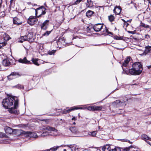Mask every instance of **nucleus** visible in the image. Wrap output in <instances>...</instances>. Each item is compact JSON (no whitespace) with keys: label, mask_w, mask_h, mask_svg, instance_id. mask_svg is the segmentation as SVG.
Masks as SVG:
<instances>
[{"label":"nucleus","mask_w":151,"mask_h":151,"mask_svg":"<svg viewBox=\"0 0 151 151\" xmlns=\"http://www.w3.org/2000/svg\"><path fill=\"white\" fill-rule=\"evenodd\" d=\"M19 100L16 97H8L3 100L2 105L6 109H9V112L12 114H18L19 111L17 110Z\"/></svg>","instance_id":"1"},{"label":"nucleus","mask_w":151,"mask_h":151,"mask_svg":"<svg viewBox=\"0 0 151 151\" xmlns=\"http://www.w3.org/2000/svg\"><path fill=\"white\" fill-rule=\"evenodd\" d=\"M132 67L129 70H124L122 74H126L128 75H136L140 74L142 71L143 68L141 63L139 62H136L132 64Z\"/></svg>","instance_id":"2"},{"label":"nucleus","mask_w":151,"mask_h":151,"mask_svg":"<svg viewBox=\"0 0 151 151\" xmlns=\"http://www.w3.org/2000/svg\"><path fill=\"white\" fill-rule=\"evenodd\" d=\"M43 132L41 135L39 136L42 137H45L49 135V133L48 131H53L55 132L56 134H55V136H56L58 134V130L54 127L47 126L43 129Z\"/></svg>","instance_id":"3"},{"label":"nucleus","mask_w":151,"mask_h":151,"mask_svg":"<svg viewBox=\"0 0 151 151\" xmlns=\"http://www.w3.org/2000/svg\"><path fill=\"white\" fill-rule=\"evenodd\" d=\"M34 9L35 10V14L37 17H39L42 15H44L46 13V9L43 6H41L36 9Z\"/></svg>","instance_id":"4"},{"label":"nucleus","mask_w":151,"mask_h":151,"mask_svg":"<svg viewBox=\"0 0 151 151\" xmlns=\"http://www.w3.org/2000/svg\"><path fill=\"white\" fill-rule=\"evenodd\" d=\"M125 101L124 99L114 101L112 103V105L114 107H119L125 105Z\"/></svg>","instance_id":"5"},{"label":"nucleus","mask_w":151,"mask_h":151,"mask_svg":"<svg viewBox=\"0 0 151 151\" xmlns=\"http://www.w3.org/2000/svg\"><path fill=\"white\" fill-rule=\"evenodd\" d=\"M57 43L58 47L60 48L63 47L65 45V40L63 37L59 38Z\"/></svg>","instance_id":"6"},{"label":"nucleus","mask_w":151,"mask_h":151,"mask_svg":"<svg viewBox=\"0 0 151 151\" xmlns=\"http://www.w3.org/2000/svg\"><path fill=\"white\" fill-rule=\"evenodd\" d=\"M65 147H68V150H71L72 151H79L80 148L79 147L74 145H67Z\"/></svg>","instance_id":"7"},{"label":"nucleus","mask_w":151,"mask_h":151,"mask_svg":"<svg viewBox=\"0 0 151 151\" xmlns=\"http://www.w3.org/2000/svg\"><path fill=\"white\" fill-rule=\"evenodd\" d=\"M38 19L34 16H30L27 20L28 23L31 25H32L36 24Z\"/></svg>","instance_id":"8"},{"label":"nucleus","mask_w":151,"mask_h":151,"mask_svg":"<svg viewBox=\"0 0 151 151\" xmlns=\"http://www.w3.org/2000/svg\"><path fill=\"white\" fill-rule=\"evenodd\" d=\"M49 20H46L40 25L41 29L43 30H46L49 25Z\"/></svg>","instance_id":"9"},{"label":"nucleus","mask_w":151,"mask_h":151,"mask_svg":"<svg viewBox=\"0 0 151 151\" xmlns=\"http://www.w3.org/2000/svg\"><path fill=\"white\" fill-rule=\"evenodd\" d=\"M25 134L29 138H36L39 137V136H37L36 133L34 132H26Z\"/></svg>","instance_id":"10"},{"label":"nucleus","mask_w":151,"mask_h":151,"mask_svg":"<svg viewBox=\"0 0 151 151\" xmlns=\"http://www.w3.org/2000/svg\"><path fill=\"white\" fill-rule=\"evenodd\" d=\"M103 27L104 25L103 24H97L94 25L93 28L96 32H99L101 29Z\"/></svg>","instance_id":"11"},{"label":"nucleus","mask_w":151,"mask_h":151,"mask_svg":"<svg viewBox=\"0 0 151 151\" xmlns=\"http://www.w3.org/2000/svg\"><path fill=\"white\" fill-rule=\"evenodd\" d=\"M20 76V75L17 73L12 72L8 76V78L10 80Z\"/></svg>","instance_id":"12"},{"label":"nucleus","mask_w":151,"mask_h":151,"mask_svg":"<svg viewBox=\"0 0 151 151\" xmlns=\"http://www.w3.org/2000/svg\"><path fill=\"white\" fill-rule=\"evenodd\" d=\"M86 108H82V107H71L70 109H69L63 111V114H67L68 113H69L71 111H73L75 110L78 109H85Z\"/></svg>","instance_id":"13"},{"label":"nucleus","mask_w":151,"mask_h":151,"mask_svg":"<svg viewBox=\"0 0 151 151\" xmlns=\"http://www.w3.org/2000/svg\"><path fill=\"white\" fill-rule=\"evenodd\" d=\"M2 64L5 66H9L11 64V62L9 58L4 59L2 61Z\"/></svg>","instance_id":"14"},{"label":"nucleus","mask_w":151,"mask_h":151,"mask_svg":"<svg viewBox=\"0 0 151 151\" xmlns=\"http://www.w3.org/2000/svg\"><path fill=\"white\" fill-rule=\"evenodd\" d=\"M121 8L119 6H116L114 9V12L115 14L117 15L119 14L121 12Z\"/></svg>","instance_id":"15"},{"label":"nucleus","mask_w":151,"mask_h":151,"mask_svg":"<svg viewBox=\"0 0 151 151\" xmlns=\"http://www.w3.org/2000/svg\"><path fill=\"white\" fill-rule=\"evenodd\" d=\"M19 62L22 63L29 64L31 63L30 61L27 60L26 58L25 57L23 59H20L18 60Z\"/></svg>","instance_id":"16"},{"label":"nucleus","mask_w":151,"mask_h":151,"mask_svg":"<svg viewBox=\"0 0 151 151\" xmlns=\"http://www.w3.org/2000/svg\"><path fill=\"white\" fill-rule=\"evenodd\" d=\"M13 23L15 24L19 25L22 23V22L17 17H14L13 19Z\"/></svg>","instance_id":"17"},{"label":"nucleus","mask_w":151,"mask_h":151,"mask_svg":"<svg viewBox=\"0 0 151 151\" xmlns=\"http://www.w3.org/2000/svg\"><path fill=\"white\" fill-rule=\"evenodd\" d=\"M13 130L14 129L8 127H6L4 128L5 131L6 133L7 134H11L13 132Z\"/></svg>","instance_id":"18"},{"label":"nucleus","mask_w":151,"mask_h":151,"mask_svg":"<svg viewBox=\"0 0 151 151\" xmlns=\"http://www.w3.org/2000/svg\"><path fill=\"white\" fill-rule=\"evenodd\" d=\"M29 35L27 36H22L19 38V42H22L23 41L28 40V36ZM30 39V38H29V39Z\"/></svg>","instance_id":"19"},{"label":"nucleus","mask_w":151,"mask_h":151,"mask_svg":"<svg viewBox=\"0 0 151 151\" xmlns=\"http://www.w3.org/2000/svg\"><path fill=\"white\" fill-rule=\"evenodd\" d=\"M151 50V46H147L145 48V51L142 54V55H146L147 53L150 52Z\"/></svg>","instance_id":"20"},{"label":"nucleus","mask_w":151,"mask_h":151,"mask_svg":"<svg viewBox=\"0 0 151 151\" xmlns=\"http://www.w3.org/2000/svg\"><path fill=\"white\" fill-rule=\"evenodd\" d=\"M10 38L9 36L6 33H4L2 36V38L1 39L4 40V41L6 42L7 41L9 40Z\"/></svg>","instance_id":"21"},{"label":"nucleus","mask_w":151,"mask_h":151,"mask_svg":"<svg viewBox=\"0 0 151 151\" xmlns=\"http://www.w3.org/2000/svg\"><path fill=\"white\" fill-rule=\"evenodd\" d=\"M102 150L104 151H110L111 149L109 145H106L103 147Z\"/></svg>","instance_id":"22"},{"label":"nucleus","mask_w":151,"mask_h":151,"mask_svg":"<svg viewBox=\"0 0 151 151\" xmlns=\"http://www.w3.org/2000/svg\"><path fill=\"white\" fill-rule=\"evenodd\" d=\"M7 42L2 39L0 40V49L6 45Z\"/></svg>","instance_id":"23"},{"label":"nucleus","mask_w":151,"mask_h":151,"mask_svg":"<svg viewBox=\"0 0 151 151\" xmlns=\"http://www.w3.org/2000/svg\"><path fill=\"white\" fill-rule=\"evenodd\" d=\"M93 6V3L91 0H87L86 6L88 7H91Z\"/></svg>","instance_id":"24"},{"label":"nucleus","mask_w":151,"mask_h":151,"mask_svg":"<svg viewBox=\"0 0 151 151\" xmlns=\"http://www.w3.org/2000/svg\"><path fill=\"white\" fill-rule=\"evenodd\" d=\"M93 111H100L102 109V107L101 106H93Z\"/></svg>","instance_id":"25"},{"label":"nucleus","mask_w":151,"mask_h":151,"mask_svg":"<svg viewBox=\"0 0 151 151\" xmlns=\"http://www.w3.org/2000/svg\"><path fill=\"white\" fill-rule=\"evenodd\" d=\"M130 58L128 57L127 58L126 60H125L124 62L122 64V66L124 67H126L128 65L129 62L130 61Z\"/></svg>","instance_id":"26"},{"label":"nucleus","mask_w":151,"mask_h":151,"mask_svg":"<svg viewBox=\"0 0 151 151\" xmlns=\"http://www.w3.org/2000/svg\"><path fill=\"white\" fill-rule=\"evenodd\" d=\"M142 139L145 141L146 140H150L151 139V138L145 134H143L142 135Z\"/></svg>","instance_id":"27"},{"label":"nucleus","mask_w":151,"mask_h":151,"mask_svg":"<svg viewBox=\"0 0 151 151\" xmlns=\"http://www.w3.org/2000/svg\"><path fill=\"white\" fill-rule=\"evenodd\" d=\"M32 61L33 62V63L35 64V65L39 66V64H38V59H37L36 58H32Z\"/></svg>","instance_id":"28"},{"label":"nucleus","mask_w":151,"mask_h":151,"mask_svg":"<svg viewBox=\"0 0 151 151\" xmlns=\"http://www.w3.org/2000/svg\"><path fill=\"white\" fill-rule=\"evenodd\" d=\"M97 132L96 131H93L92 132H89L88 133V134L90 136L94 137L96 136Z\"/></svg>","instance_id":"29"},{"label":"nucleus","mask_w":151,"mask_h":151,"mask_svg":"<svg viewBox=\"0 0 151 151\" xmlns=\"http://www.w3.org/2000/svg\"><path fill=\"white\" fill-rule=\"evenodd\" d=\"M93 12L90 10H89L86 13V15L88 17H90L93 14Z\"/></svg>","instance_id":"30"},{"label":"nucleus","mask_w":151,"mask_h":151,"mask_svg":"<svg viewBox=\"0 0 151 151\" xmlns=\"http://www.w3.org/2000/svg\"><path fill=\"white\" fill-rule=\"evenodd\" d=\"M146 21L149 23L151 22V15L149 14L147 15L146 17Z\"/></svg>","instance_id":"31"},{"label":"nucleus","mask_w":151,"mask_h":151,"mask_svg":"<svg viewBox=\"0 0 151 151\" xmlns=\"http://www.w3.org/2000/svg\"><path fill=\"white\" fill-rule=\"evenodd\" d=\"M70 130L73 133H76L77 131L76 128L75 127H73L70 128Z\"/></svg>","instance_id":"32"},{"label":"nucleus","mask_w":151,"mask_h":151,"mask_svg":"<svg viewBox=\"0 0 151 151\" xmlns=\"http://www.w3.org/2000/svg\"><path fill=\"white\" fill-rule=\"evenodd\" d=\"M59 146L54 147L52 148L47 150V151H56L59 148Z\"/></svg>","instance_id":"33"},{"label":"nucleus","mask_w":151,"mask_h":151,"mask_svg":"<svg viewBox=\"0 0 151 151\" xmlns=\"http://www.w3.org/2000/svg\"><path fill=\"white\" fill-rule=\"evenodd\" d=\"M14 87H16L20 89L23 88H24L23 86L20 84H18L16 86H14Z\"/></svg>","instance_id":"34"},{"label":"nucleus","mask_w":151,"mask_h":151,"mask_svg":"<svg viewBox=\"0 0 151 151\" xmlns=\"http://www.w3.org/2000/svg\"><path fill=\"white\" fill-rule=\"evenodd\" d=\"M52 31H47L45 33L42 35V36H47Z\"/></svg>","instance_id":"35"},{"label":"nucleus","mask_w":151,"mask_h":151,"mask_svg":"<svg viewBox=\"0 0 151 151\" xmlns=\"http://www.w3.org/2000/svg\"><path fill=\"white\" fill-rule=\"evenodd\" d=\"M109 19L110 22H112L114 21V18L113 15H111L109 17Z\"/></svg>","instance_id":"36"},{"label":"nucleus","mask_w":151,"mask_h":151,"mask_svg":"<svg viewBox=\"0 0 151 151\" xmlns=\"http://www.w3.org/2000/svg\"><path fill=\"white\" fill-rule=\"evenodd\" d=\"M56 51V50H52L51 51H48V53L50 55H54V53Z\"/></svg>","instance_id":"37"},{"label":"nucleus","mask_w":151,"mask_h":151,"mask_svg":"<svg viewBox=\"0 0 151 151\" xmlns=\"http://www.w3.org/2000/svg\"><path fill=\"white\" fill-rule=\"evenodd\" d=\"M141 26L143 27L146 28H149V25L142 23H141Z\"/></svg>","instance_id":"38"},{"label":"nucleus","mask_w":151,"mask_h":151,"mask_svg":"<svg viewBox=\"0 0 151 151\" xmlns=\"http://www.w3.org/2000/svg\"><path fill=\"white\" fill-rule=\"evenodd\" d=\"M82 0H76L74 2V4H79L81 1Z\"/></svg>","instance_id":"39"},{"label":"nucleus","mask_w":151,"mask_h":151,"mask_svg":"<svg viewBox=\"0 0 151 151\" xmlns=\"http://www.w3.org/2000/svg\"><path fill=\"white\" fill-rule=\"evenodd\" d=\"M143 38L145 39H148L150 38V36L148 35H145L143 36Z\"/></svg>","instance_id":"40"},{"label":"nucleus","mask_w":151,"mask_h":151,"mask_svg":"<svg viewBox=\"0 0 151 151\" xmlns=\"http://www.w3.org/2000/svg\"><path fill=\"white\" fill-rule=\"evenodd\" d=\"M114 38L116 40H121L122 39V37H119L117 36H114Z\"/></svg>","instance_id":"41"},{"label":"nucleus","mask_w":151,"mask_h":151,"mask_svg":"<svg viewBox=\"0 0 151 151\" xmlns=\"http://www.w3.org/2000/svg\"><path fill=\"white\" fill-rule=\"evenodd\" d=\"M93 106H89L88 107L87 109L90 111H93Z\"/></svg>","instance_id":"42"},{"label":"nucleus","mask_w":151,"mask_h":151,"mask_svg":"<svg viewBox=\"0 0 151 151\" xmlns=\"http://www.w3.org/2000/svg\"><path fill=\"white\" fill-rule=\"evenodd\" d=\"M45 63L46 62L42 60L38 59V64H39V65L40 64L44 63Z\"/></svg>","instance_id":"43"},{"label":"nucleus","mask_w":151,"mask_h":151,"mask_svg":"<svg viewBox=\"0 0 151 151\" xmlns=\"http://www.w3.org/2000/svg\"><path fill=\"white\" fill-rule=\"evenodd\" d=\"M105 30L103 31L104 32H108V29L106 28V27H105Z\"/></svg>","instance_id":"44"},{"label":"nucleus","mask_w":151,"mask_h":151,"mask_svg":"<svg viewBox=\"0 0 151 151\" xmlns=\"http://www.w3.org/2000/svg\"><path fill=\"white\" fill-rule=\"evenodd\" d=\"M110 151H117V150L116 148L111 149V150Z\"/></svg>","instance_id":"45"},{"label":"nucleus","mask_w":151,"mask_h":151,"mask_svg":"<svg viewBox=\"0 0 151 151\" xmlns=\"http://www.w3.org/2000/svg\"><path fill=\"white\" fill-rule=\"evenodd\" d=\"M72 120H76V118L75 117H73L72 119Z\"/></svg>","instance_id":"46"},{"label":"nucleus","mask_w":151,"mask_h":151,"mask_svg":"<svg viewBox=\"0 0 151 151\" xmlns=\"http://www.w3.org/2000/svg\"><path fill=\"white\" fill-rule=\"evenodd\" d=\"M128 150L127 149H124L123 150V151H128Z\"/></svg>","instance_id":"47"},{"label":"nucleus","mask_w":151,"mask_h":151,"mask_svg":"<svg viewBox=\"0 0 151 151\" xmlns=\"http://www.w3.org/2000/svg\"><path fill=\"white\" fill-rule=\"evenodd\" d=\"M147 143L149 145H151V144H150V142L149 141H147Z\"/></svg>","instance_id":"48"},{"label":"nucleus","mask_w":151,"mask_h":151,"mask_svg":"<svg viewBox=\"0 0 151 151\" xmlns=\"http://www.w3.org/2000/svg\"><path fill=\"white\" fill-rule=\"evenodd\" d=\"M2 3V0H0V6L1 5Z\"/></svg>","instance_id":"49"},{"label":"nucleus","mask_w":151,"mask_h":151,"mask_svg":"<svg viewBox=\"0 0 151 151\" xmlns=\"http://www.w3.org/2000/svg\"><path fill=\"white\" fill-rule=\"evenodd\" d=\"M126 24L127 26L129 25V24L127 23L126 22H125V24L126 25Z\"/></svg>","instance_id":"50"},{"label":"nucleus","mask_w":151,"mask_h":151,"mask_svg":"<svg viewBox=\"0 0 151 151\" xmlns=\"http://www.w3.org/2000/svg\"><path fill=\"white\" fill-rule=\"evenodd\" d=\"M14 0H10V4H12L13 3V1Z\"/></svg>","instance_id":"51"},{"label":"nucleus","mask_w":151,"mask_h":151,"mask_svg":"<svg viewBox=\"0 0 151 151\" xmlns=\"http://www.w3.org/2000/svg\"><path fill=\"white\" fill-rule=\"evenodd\" d=\"M149 3L151 4V0H148Z\"/></svg>","instance_id":"52"},{"label":"nucleus","mask_w":151,"mask_h":151,"mask_svg":"<svg viewBox=\"0 0 151 151\" xmlns=\"http://www.w3.org/2000/svg\"><path fill=\"white\" fill-rule=\"evenodd\" d=\"M108 33L110 34H112V33L111 32H108Z\"/></svg>","instance_id":"53"},{"label":"nucleus","mask_w":151,"mask_h":151,"mask_svg":"<svg viewBox=\"0 0 151 151\" xmlns=\"http://www.w3.org/2000/svg\"><path fill=\"white\" fill-rule=\"evenodd\" d=\"M122 20L123 22H125H125H126V21H125L124 19H122Z\"/></svg>","instance_id":"54"},{"label":"nucleus","mask_w":151,"mask_h":151,"mask_svg":"<svg viewBox=\"0 0 151 151\" xmlns=\"http://www.w3.org/2000/svg\"><path fill=\"white\" fill-rule=\"evenodd\" d=\"M63 151H66V149H64Z\"/></svg>","instance_id":"55"},{"label":"nucleus","mask_w":151,"mask_h":151,"mask_svg":"<svg viewBox=\"0 0 151 151\" xmlns=\"http://www.w3.org/2000/svg\"><path fill=\"white\" fill-rule=\"evenodd\" d=\"M75 122H74L73 123V124H75Z\"/></svg>","instance_id":"56"},{"label":"nucleus","mask_w":151,"mask_h":151,"mask_svg":"<svg viewBox=\"0 0 151 151\" xmlns=\"http://www.w3.org/2000/svg\"><path fill=\"white\" fill-rule=\"evenodd\" d=\"M1 69V65H0V69Z\"/></svg>","instance_id":"57"},{"label":"nucleus","mask_w":151,"mask_h":151,"mask_svg":"<svg viewBox=\"0 0 151 151\" xmlns=\"http://www.w3.org/2000/svg\"><path fill=\"white\" fill-rule=\"evenodd\" d=\"M1 55V54H0V55Z\"/></svg>","instance_id":"58"}]
</instances>
